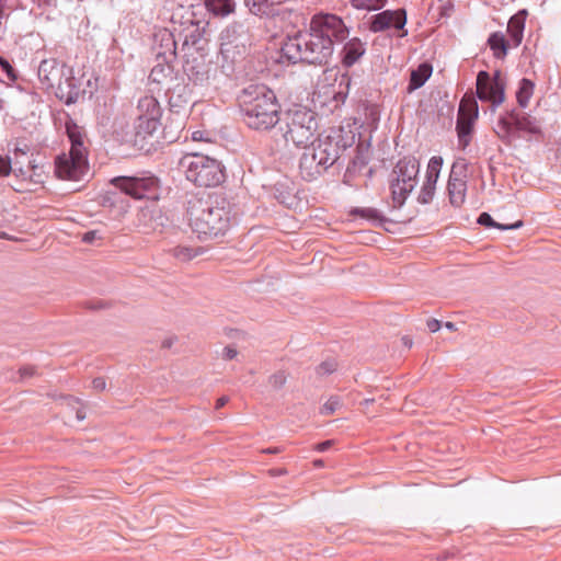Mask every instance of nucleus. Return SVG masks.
<instances>
[{"label": "nucleus", "mask_w": 561, "mask_h": 561, "mask_svg": "<svg viewBox=\"0 0 561 561\" xmlns=\"http://www.w3.org/2000/svg\"><path fill=\"white\" fill-rule=\"evenodd\" d=\"M427 328L431 332H437L440 329V321L436 319H430L427 321Z\"/></svg>", "instance_id": "nucleus-42"}, {"label": "nucleus", "mask_w": 561, "mask_h": 561, "mask_svg": "<svg viewBox=\"0 0 561 561\" xmlns=\"http://www.w3.org/2000/svg\"><path fill=\"white\" fill-rule=\"evenodd\" d=\"M419 172L420 163L414 157L403 158L398 162L396 170L398 176L392 184V194L399 203H402L414 190Z\"/></svg>", "instance_id": "nucleus-10"}, {"label": "nucleus", "mask_w": 561, "mask_h": 561, "mask_svg": "<svg viewBox=\"0 0 561 561\" xmlns=\"http://www.w3.org/2000/svg\"><path fill=\"white\" fill-rule=\"evenodd\" d=\"M353 214L359 215L363 218L367 219H377V211L371 208H362V209H355L353 210Z\"/></svg>", "instance_id": "nucleus-35"}, {"label": "nucleus", "mask_w": 561, "mask_h": 561, "mask_svg": "<svg viewBox=\"0 0 561 561\" xmlns=\"http://www.w3.org/2000/svg\"><path fill=\"white\" fill-rule=\"evenodd\" d=\"M371 401H373V400L366 399L364 402H365V403H369V402H371Z\"/></svg>", "instance_id": "nucleus-50"}, {"label": "nucleus", "mask_w": 561, "mask_h": 561, "mask_svg": "<svg viewBox=\"0 0 561 561\" xmlns=\"http://www.w3.org/2000/svg\"><path fill=\"white\" fill-rule=\"evenodd\" d=\"M477 94L482 101H490L494 105L504 102V87L499 76L491 79L486 71H480L477 77Z\"/></svg>", "instance_id": "nucleus-14"}, {"label": "nucleus", "mask_w": 561, "mask_h": 561, "mask_svg": "<svg viewBox=\"0 0 561 561\" xmlns=\"http://www.w3.org/2000/svg\"><path fill=\"white\" fill-rule=\"evenodd\" d=\"M282 57L289 62L327 64L333 53L330 39L309 28L308 33L289 37L280 48Z\"/></svg>", "instance_id": "nucleus-3"}, {"label": "nucleus", "mask_w": 561, "mask_h": 561, "mask_svg": "<svg viewBox=\"0 0 561 561\" xmlns=\"http://www.w3.org/2000/svg\"><path fill=\"white\" fill-rule=\"evenodd\" d=\"M231 33H234V28H233V27H232V28H229V27H228V28H226V30L221 33V39H222V41L229 39V37H230V34H231Z\"/></svg>", "instance_id": "nucleus-45"}, {"label": "nucleus", "mask_w": 561, "mask_h": 561, "mask_svg": "<svg viewBox=\"0 0 561 561\" xmlns=\"http://www.w3.org/2000/svg\"><path fill=\"white\" fill-rule=\"evenodd\" d=\"M66 404L75 411L76 420L83 421L87 417L85 407L81 400L75 397L65 398Z\"/></svg>", "instance_id": "nucleus-29"}, {"label": "nucleus", "mask_w": 561, "mask_h": 561, "mask_svg": "<svg viewBox=\"0 0 561 561\" xmlns=\"http://www.w3.org/2000/svg\"><path fill=\"white\" fill-rule=\"evenodd\" d=\"M265 451H266V453L274 454V453H277L278 450L275 448V449H266Z\"/></svg>", "instance_id": "nucleus-49"}, {"label": "nucleus", "mask_w": 561, "mask_h": 561, "mask_svg": "<svg viewBox=\"0 0 561 561\" xmlns=\"http://www.w3.org/2000/svg\"><path fill=\"white\" fill-rule=\"evenodd\" d=\"M432 75V66L428 64H421L417 69L411 72L410 83L408 90L411 92L421 88Z\"/></svg>", "instance_id": "nucleus-21"}, {"label": "nucleus", "mask_w": 561, "mask_h": 561, "mask_svg": "<svg viewBox=\"0 0 561 561\" xmlns=\"http://www.w3.org/2000/svg\"><path fill=\"white\" fill-rule=\"evenodd\" d=\"M445 327L448 329V330H451V331H455L456 330V327L453 322H446L445 323Z\"/></svg>", "instance_id": "nucleus-47"}, {"label": "nucleus", "mask_w": 561, "mask_h": 561, "mask_svg": "<svg viewBox=\"0 0 561 561\" xmlns=\"http://www.w3.org/2000/svg\"><path fill=\"white\" fill-rule=\"evenodd\" d=\"M317 114L306 107L297 108L287 113L284 138L296 147L305 148L313 142L318 131Z\"/></svg>", "instance_id": "nucleus-7"}, {"label": "nucleus", "mask_w": 561, "mask_h": 561, "mask_svg": "<svg viewBox=\"0 0 561 561\" xmlns=\"http://www.w3.org/2000/svg\"><path fill=\"white\" fill-rule=\"evenodd\" d=\"M179 168L187 181L196 186L213 187L225 180L220 161L199 152H186L179 161Z\"/></svg>", "instance_id": "nucleus-5"}, {"label": "nucleus", "mask_w": 561, "mask_h": 561, "mask_svg": "<svg viewBox=\"0 0 561 561\" xmlns=\"http://www.w3.org/2000/svg\"><path fill=\"white\" fill-rule=\"evenodd\" d=\"M336 369V364L334 362H323L317 368V373L320 376H324L333 373Z\"/></svg>", "instance_id": "nucleus-32"}, {"label": "nucleus", "mask_w": 561, "mask_h": 561, "mask_svg": "<svg viewBox=\"0 0 561 561\" xmlns=\"http://www.w3.org/2000/svg\"><path fill=\"white\" fill-rule=\"evenodd\" d=\"M228 402V398L227 397H220L217 402H216V409H221L222 407H225Z\"/></svg>", "instance_id": "nucleus-44"}, {"label": "nucleus", "mask_w": 561, "mask_h": 561, "mask_svg": "<svg viewBox=\"0 0 561 561\" xmlns=\"http://www.w3.org/2000/svg\"><path fill=\"white\" fill-rule=\"evenodd\" d=\"M66 129L71 147L68 153L57 156L55 174L60 180L79 181L89 169L87 136L73 123H67Z\"/></svg>", "instance_id": "nucleus-4"}, {"label": "nucleus", "mask_w": 561, "mask_h": 561, "mask_svg": "<svg viewBox=\"0 0 561 561\" xmlns=\"http://www.w3.org/2000/svg\"><path fill=\"white\" fill-rule=\"evenodd\" d=\"M387 0H350L357 10L375 11L381 9Z\"/></svg>", "instance_id": "nucleus-27"}, {"label": "nucleus", "mask_w": 561, "mask_h": 561, "mask_svg": "<svg viewBox=\"0 0 561 561\" xmlns=\"http://www.w3.org/2000/svg\"><path fill=\"white\" fill-rule=\"evenodd\" d=\"M271 0H245L247 4L250 7L251 11L253 12H260L261 7L263 4L268 3Z\"/></svg>", "instance_id": "nucleus-37"}, {"label": "nucleus", "mask_w": 561, "mask_h": 561, "mask_svg": "<svg viewBox=\"0 0 561 561\" xmlns=\"http://www.w3.org/2000/svg\"><path fill=\"white\" fill-rule=\"evenodd\" d=\"M34 374V369L32 367H24L20 369L21 377L32 376Z\"/></svg>", "instance_id": "nucleus-43"}, {"label": "nucleus", "mask_w": 561, "mask_h": 561, "mask_svg": "<svg viewBox=\"0 0 561 561\" xmlns=\"http://www.w3.org/2000/svg\"><path fill=\"white\" fill-rule=\"evenodd\" d=\"M187 216L193 232L203 241L224 237L234 221L231 205L225 198L190 202Z\"/></svg>", "instance_id": "nucleus-1"}, {"label": "nucleus", "mask_w": 561, "mask_h": 561, "mask_svg": "<svg viewBox=\"0 0 561 561\" xmlns=\"http://www.w3.org/2000/svg\"><path fill=\"white\" fill-rule=\"evenodd\" d=\"M136 134L146 138L153 135L161 126L162 110L158 100L151 95L141 98L137 106Z\"/></svg>", "instance_id": "nucleus-9"}, {"label": "nucleus", "mask_w": 561, "mask_h": 561, "mask_svg": "<svg viewBox=\"0 0 561 561\" xmlns=\"http://www.w3.org/2000/svg\"><path fill=\"white\" fill-rule=\"evenodd\" d=\"M407 23V14L403 9H399L396 11L386 10L381 13H378L374 16L371 23V30L374 32H380L390 27H394L397 30L403 28Z\"/></svg>", "instance_id": "nucleus-16"}, {"label": "nucleus", "mask_w": 561, "mask_h": 561, "mask_svg": "<svg viewBox=\"0 0 561 561\" xmlns=\"http://www.w3.org/2000/svg\"><path fill=\"white\" fill-rule=\"evenodd\" d=\"M38 79L46 89L53 90L56 96L67 104L77 100L79 92L71 70L57 59L42 60L38 67Z\"/></svg>", "instance_id": "nucleus-6"}, {"label": "nucleus", "mask_w": 561, "mask_h": 561, "mask_svg": "<svg viewBox=\"0 0 561 561\" xmlns=\"http://www.w3.org/2000/svg\"><path fill=\"white\" fill-rule=\"evenodd\" d=\"M478 222L482 226L490 227V228H497L501 230H510V229H517L523 226V221L518 220L513 225H501L493 220V218L488 213H482L479 218Z\"/></svg>", "instance_id": "nucleus-26"}, {"label": "nucleus", "mask_w": 561, "mask_h": 561, "mask_svg": "<svg viewBox=\"0 0 561 561\" xmlns=\"http://www.w3.org/2000/svg\"><path fill=\"white\" fill-rule=\"evenodd\" d=\"M310 30L320 36L327 37L333 44L334 41H343L347 36V30L335 14H316L310 21Z\"/></svg>", "instance_id": "nucleus-12"}, {"label": "nucleus", "mask_w": 561, "mask_h": 561, "mask_svg": "<svg viewBox=\"0 0 561 561\" xmlns=\"http://www.w3.org/2000/svg\"><path fill=\"white\" fill-rule=\"evenodd\" d=\"M526 12L522 11L513 15L507 25V33L510 35L513 46L517 47L520 45L524 37Z\"/></svg>", "instance_id": "nucleus-18"}, {"label": "nucleus", "mask_w": 561, "mask_h": 561, "mask_svg": "<svg viewBox=\"0 0 561 561\" xmlns=\"http://www.w3.org/2000/svg\"><path fill=\"white\" fill-rule=\"evenodd\" d=\"M458 163L453 164L447 185L449 201L457 207L465 203L467 192L466 181L458 174Z\"/></svg>", "instance_id": "nucleus-17"}, {"label": "nucleus", "mask_w": 561, "mask_h": 561, "mask_svg": "<svg viewBox=\"0 0 561 561\" xmlns=\"http://www.w3.org/2000/svg\"><path fill=\"white\" fill-rule=\"evenodd\" d=\"M4 13V7L3 4L0 3V18L3 15Z\"/></svg>", "instance_id": "nucleus-48"}, {"label": "nucleus", "mask_w": 561, "mask_h": 561, "mask_svg": "<svg viewBox=\"0 0 561 561\" xmlns=\"http://www.w3.org/2000/svg\"><path fill=\"white\" fill-rule=\"evenodd\" d=\"M323 465H324V462H323V460H321V459H316V460L313 461V466H314L316 468H321V467H323Z\"/></svg>", "instance_id": "nucleus-46"}, {"label": "nucleus", "mask_w": 561, "mask_h": 561, "mask_svg": "<svg viewBox=\"0 0 561 561\" xmlns=\"http://www.w3.org/2000/svg\"><path fill=\"white\" fill-rule=\"evenodd\" d=\"M12 171V163L8 157L0 156V176H8Z\"/></svg>", "instance_id": "nucleus-33"}, {"label": "nucleus", "mask_w": 561, "mask_h": 561, "mask_svg": "<svg viewBox=\"0 0 561 561\" xmlns=\"http://www.w3.org/2000/svg\"><path fill=\"white\" fill-rule=\"evenodd\" d=\"M238 355V351L233 346H226L222 351V358L226 360H231L236 358Z\"/></svg>", "instance_id": "nucleus-38"}, {"label": "nucleus", "mask_w": 561, "mask_h": 561, "mask_svg": "<svg viewBox=\"0 0 561 561\" xmlns=\"http://www.w3.org/2000/svg\"><path fill=\"white\" fill-rule=\"evenodd\" d=\"M287 381V375L285 371H277L270 376L268 383L274 389H280Z\"/></svg>", "instance_id": "nucleus-30"}, {"label": "nucleus", "mask_w": 561, "mask_h": 561, "mask_svg": "<svg viewBox=\"0 0 561 561\" xmlns=\"http://www.w3.org/2000/svg\"><path fill=\"white\" fill-rule=\"evenodd\" d=\"M534 93V83L528 79H523L516 93L517 102L520 106L526 107Z\"/></svg>", "instance_id": "nucleus-25"}, {"label": "nucleus", "mask_w": 561, "mask_h": 561, "mask_svg": "<svg viewBox=\"0 0 561 561\" xmlns=\"http://www.w3.org/2000/svg\"><path fill=\"white\" fill-rule=\"evenodd\" d=\"M204 253L203 248L190 244H178L169 250V254L181 263H186Z\"/></svg>", "instance_id": "nucleus-19"}, {"label": "nucleus", "mask_w": 561, "mask_h": 561, "mask_svg": "<svg viewBox=\"0 0 561 561\" xmlns=\"http://www.w3.org/2000/svg\"><path fill=\"white\" fill-rule=\"evenodd\" d=\"M207 9L216 15H228L234 10L233 0H206Z\"/></svg>", "instance_id": "nucleus-23"}, {"label": "nucleus", "mask_w": 561, "mask_h": 561, "mask_svg": "<svg viewBox=\"0 0 561 561\" xmlns=\"http://www.w3.org/2000/svg\"><path fill=\"white\" fill-rule=\"evenodd\" d=\"M512 125H513V122L511 123L506 119H501L499 122V128H500L499 135L503 138L507 137L511 133Z\"/></svg>", "instance_id": "nucleus-36"}, {"label": "nucleus", "mask_w": 561, "mask_h": 561, "mask_svg": "<svg viewBox=\"0 0 561 561\" xmlns=\"http://www.w3.org/2000/svg\"><path fill=\"white\" fill-rule=\"evenodd\" d=\"M171 72V67L167 64H158L156 65L151 71L149 78L157 83H161L164 81Z\"/></svg>", "instance_id": "nucleus-28"}, {"label": "nucleus", "mask_w": 561, "mask_h": 561, "mask_svg": "<svg viewBox=\"0 0 561 561\" xmlns=\"http://www.w3.org/2000/svg\"><path fill=\"white\" fill-rule=\"evenodd\" d=\"M478 118V103L472 95H465L460 101L457 117L458 142L466 149L471 141V134Z\"/></svg>", "instance_id": "nucleus-11"}, {"label": "nucleus", "mask_w": 561, "mask_h": 561, "mask_svg": "<svg viewBox=\"0 0 561 561\" xmlns=\"http://www.w3.org/2000/svg\"><path fill=\"white\" fill-rule=\"evenodd\" d=\"M0 67L5 71L8 78L12 81L16 80V73L13 67L0 56Z\"/></svg>", "instance_id": "nucleus-34"}, {"label": "nucleus", "mask_w": 561, "mask_h": 561, "mask_svg": "<svg viewBox=\"0 0 561 561\" xmlns=\"http://www.w3.org/2000/svg\"><path fill=\"white\" fill-rule=\"evenodd\" d=\"M192 140L194 141H209L208 134L203 130H195L192 133Z\"/></svg>", "instance_id": "nucleus-40"}, {"label": "nucleus", "mask_w": 561, "mask_h": 561, "mask_svg": "<svg viewBox=\"0 0 561 561\" xmlns=\"http://www.w3.org/2000/svg\"><path fill=\"white\" fill-rule=\"evenodd\" d=\"M245 124L255 130H268L279 122L280 105L265 85H251L240 96Z\"/></svg>", "instance_id": "nucleus-2"}, {"label": "nucleus", "mask_w": 561, "mask_h": 561, "mask_svg": "<svg viewBox=\"0 0 561 561\" xmlns=\"http://www.w3.org/2000/svg\"><path fill=\"white\" fill-rule=\"evenodd\" d=\"M92 388L95 391H103L106 388V380L103 377H96L92 380Z\"/></svg>", "instance_id": "nucleus-39"}, {"label": "nucleus", "mask_w": 561, "mask_h": 561, "mask_svg": "<svg viewBox=\"0 0 561 561\" xmlns=\"http://www.w3.org/2000/svg\"><path fill=\"white\" fill-rule=\"evenodd\" d=\"M513 125L518 130H524L530 134L539 131V127L536 122L527 115H514L512 116Z\"/></svg>", "instance_id": "nucleus-24"}, {"label": "nucleus", "mask_w": 561, "mask_h": 561, "mask_svg": "<svg viewBox=\"0 0 561 561\" xmlns=\"http://www.w3.org/2000/svg\"><path fill=\"white\" fill-rule=\"evenodd\" d=\"M111 183L126 195L135 199H141L156 191L158 181L156 178L117 176Z\"/></svg>", "instance_id": "nucleus-13"}, {"label": "nucleus", "mask_w": 561, "mask_h": 561, "mask_svg": "<svg viewBox=\"0 0 561 561\" xmlns=\"http://www.w3.org/2000/svg\"><path fill=\"white\" fill-rule=\"evenodd\" d=\"M365 48L363 43L357 39H351L347 42L343 48L344 58L343 61L346 66H352L355 64L359 57L364 54Z\"/></svg>", "instance_id": "nucleus-20"}, {"label": "nucleus", "mask_w": 561, "mask_h": 561, "mask_svg": "<svg viewBox=\"0 0 561 561\" xmlns=\"http://www.w3.org/2000/svg\"><path fill=\"white\" fill-rule=\"evenodd\" d=\"M443 165V158L434 156L430 159L426 170L425 181L423 183L420 199L422 203H428L432 201L435 193V185L439 178V173Z\"/></svg>", "instance_id": "nucleus-15"}, {"label": "nucleus", "mask_w": 561, "mask_h": 561, "mask_svg": "<svg viewBox=\"0 0 561 561\" xmlns=\"http://www.w3.org/2000/svg\"><path fill=\"white\" fill-rule=\"evenodd\" d=\"M352 145L351 141L344 140L342 130H334L332 134L321 137L312 148L311 157L304 154L301 165L312 168L316 163V172L320 173L332 165L340 157L341 152Z\"/></svg>", "instance_id": "nucleus-8"}, {"label": "nucleus", "mask_w": 561, "mask_h": 561, "mask_svg": "<svg viewBox=\"0 0 561 561\" xmlns=\"http://www.w3.org/2000/svg\"><path fill=\"white\" fill-rule=\"evenodd\" d=\"M488 44L495 58H504L507 54L508 42L501 32H494L489 36Z\"/></svg>", "instance_id": "nucleus-22"}, {"label": "nucleus", "mask_w": 561, "mask_h": 561, "mask_svg": "<svg viewBox=\"0 0 561 561\" xmlns=\"http://www.w3.org/2000/svg\"><path fill=\"white\" fill-rule=\"evenodd\" d=\"M339 407L340 401L337 399L331 398L321 408V413L324 415L333 414Z\"/></svg>", "instance_id": "nucleus-31"}, {"label": "nucleus", "mask_w": 561, "mask_h": 561, "mask_svg": "<svg viewBox=\"0 0 561 561\" xmlns=\"http://www.w3.org/2000/svg\"><path fill=\"white\" fill-rule=\"evenodd\" d=\"M332 445H333V440H325V442L314 445L313 448H314V450L322 453V451L328 450Z\"/></svg>", "instance_id": "nucleus-41"}]
</instances>
